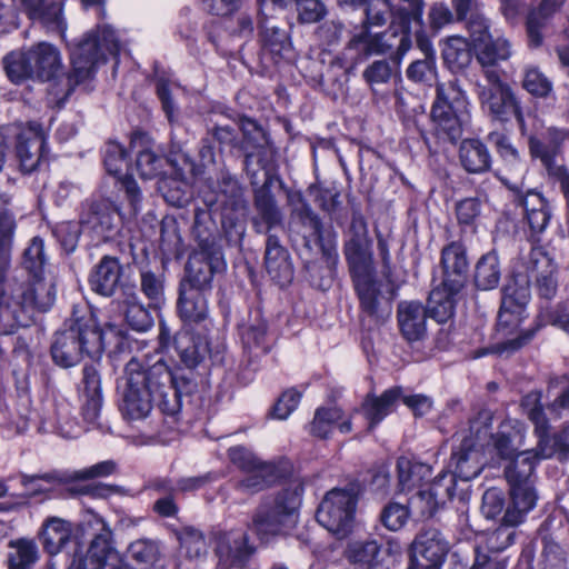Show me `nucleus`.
Returning a JSON list of instances; mask_svg holds the SVG:
<instances>
[{
  "mask_svg": "<svg viewBox=\"0 0 569 569\" xmlns=\"http://www.w3.org/2000/svg\"><path fill=\"white\" fill-rule=\"evenodd\" d=\"M242 129L244 134L247 136V141L249 142L251 137L250 134L253 133L252 139L258 142L257 150L249 151V146L246 148L248 149V153L246 157V168L249 174H251L253 181L252 183L257 184L259 181L257 180V172L254 169H251V166L254 161L261 167L262 170H264V164L262 163V157L268 156L271 153V149L269 147V143L267 141L266 134L261 128L257 126V123L252 120H244L242 121Z\"/></svg>",
  "mask_w": 569,
  "mask_h": 569,
  "instance_id": "nucleus-36",
  "label": "nucleus"
},
{
  "mask_svg": "<svg viewBox=\"0 0 569 569\" xmlns=\"http://www.w3.org/2000/svg\"><path fill=\"white\" fill-rule=\"evenodd\" d=\"M489 142L497 149L502 159L511 166V169L522 173L526 170L525 163L519 160L517 149L511 144L508 137L501 132H491Z\"/></svg>",
  "mask_w": 569,
  "mask_h": 569,
  "instance_id": "nucleus-57",
  "label": "nucleus"
},
{
  "mask_svg": "<svg viewBox=\"0 0 569 569\" xmlns=\"http://www.w3.org/2000/svg\"><path fill=\"white\" fill-rule=\"evenodd\" d=\"M131 147L137 150L136 168L141 178L152 179L161 174L164 160L153 150L148 134L134 133Z\"/></svg>",
  "mask_w": 569,
  "mask_h": 569,
  "instance_id": "nucleus-27",
  "label": "nucleus"
},
{
  "mask_svg": "<svg viewBox=\"0 0 569 569\" xmlns=\"http://www.w3.org/2000/svg\"><path fill=\"white\" fill-rule=\"evenodd\" d=\"M521 407L535 425V435L538 438L537 456L549 459L558 455L561 459L569 457V427L563 428L559 433L550 437L549 422L541 406V393L531 391L521 401Z\"/></svg>",
  "mask_w": 569,
  "mask_h": 569,
  "instance_id": "nucleus-11",
  "label": "nucleus"
},
{
  "mask_svg": "<svg viewBox=\"0 0 569 569\" xmlns=\"http://www.w3.org/2000/svg\"><path fill=\"white\" fill-rule=\"evenodd\" d=\"M460 161L467 171L479 173L489 169L490 154L482 142L469 139L460 146Z\"/></svg>",
  "mask_w": 569,
  "mask_h": 569,
  "instance_id": "nucleus-39",
  "label": "nucleus"
},
{
  "mask_svg": "<svg viewBox=\"0 0 569 569\" xmlns=\"http://www.w3.org/2000/svg\"><path fill=\"white\" fill-rule=\"evenodd\" d=\"M490 422V411H480L470 423V432L475 437H463L460 439L459 446L455 447L451 455V465L455 466L452 473L457 479L469 481L481 472L485 459L477 440L481 438V435L487 433Z\"/></svg>",
  "mask_w": 569,
  "mask_h": 569,
  "instance_id": "nucleus-12",
  "label": "nucleus"
},
{
  "mask_svg": "<svg viewBox=\"0 0 569 569\" xmlns=\"http://www.w3.org/2000/svg\"><path fill=\"white\" fill-rule=\"evenodd\" d=\"M541 562L543 569H565L563 551L557 542L547 537L542 538Z\"/></svg>",
  "mask_w": 569,
  "mask_h": 569,
  "instance_id": "nucleus-64",
  "label": "nucleus"
},
{
  "mask_svg": "<svg viewBox=\"0 0 569 569\" xmlns=\"http://www.w3.org/2000/svg\"><path fill=\"white\" fill-rule=\"evenodd\" d=\"M9 569H31L39 559V550L31 539H17L9 542Z\"/></svg>",
  "mask_w": 569,
  "mask_h": 569,
  "instance_id": "nucleus-41",
  "label": "nucleus"
},
{
  "mask_svg": "<svg viewBox=\"0 0 569 569\" xmlns=\"http://www.w3.org/2000/svg\"><path fill=\"white\" fill-rule=\"evenodd\" d=\"M456 480L457 478L451 471H443L435 478L426 490L437 498L439 505H443L446 500L453 497Z\"/></svg>",
  "mask_w": 569,
  "mask_h": 569,
  "instance_id": "nucleus-60",
  "label": "nucleus"
},
{
  "mask_svg": "<svg viewBox=\"0 0 569 569\" xmlns=\"http://www.w3.org/2000/svg\"><path fill=\"white\" fill-rule=\"evenodd\" d=\"M427 311L419 302H402L398 308V322L408 341H418L426 333Z\"/></svg>",
  "mask_w": 569,
  "mask_h": 569,
  "instance_id": "nucleus-29",
  "label": "nucleus"
},
{
  "mask_svg": "<svg viewBox=\"0 0 569 569\" xmlns=\"http://www.w3.org/2000/svg\"><path fill=\"white\" fill-rule=\"evenodd\" d=\"M150 383H154V397H158V407L166 415H176L180 410V395L191 391V382L182 377L184 387L179 386V378L173 376L162 361H157L149 368Z\"/></svg>",
  "mask_w": 569,
  "mask_h": 569,
  "instance_id": "nucleus-18",
  "label": "nucleus"
},
{
  "mask_svg": "<svg viewBox=\"0 0 569 569\" xmlns=\"http://www.w3.org/2000/svg\"><path fill=\"white\" fill-rule=\"evenodd\" d=\"M158 546L148 539L133 541L128 548V556L138 565H151L158 558Z\"/></svg>",
  "mask_w": 569,
  "mask_h": 569,
  "instance_id": "nucleus-63",
  "label": "nucleus"
},
{
  "mask_svg": "<svg viewBox=\"0 0 569 569\" xmlns=\"http://www.w3.org/2000/svg\"><path fill=\"white\" fill-rule=\"evenodd\" d=\"M519 260L527 276L518 272L513 277L525 278L528 282L530 278H535L540 297L546 299L555 297L558 287V268L549 253L542 247L531 244L529 251L522 252Z\"/></svg>",
  "mask_w": 569,
  "mask_h": 569,
  "instance_id": "nucleus-16",
  "label": "nucleus"
},
{
  "mask_svg": "<svg viewBox=\"0 0 569 569\" xmlns=\"http://www.w3.org/2000/svg\"><path fill=\"white\" fill-rule=\"evenodd\" d=\"M121 389L120 411L124 419L147 418L154 400V383H150L149 369L144 370L139 359L131 358L126 365Z\"/></svg>",
  "mask_w": 569,
  "mask_h": 569,
  "instance_id": "nucleus-9",
  "label": "nucleus"
},
{
  "mask_svg": "<svg viewBox=\"0 0 569 569\" xmlns=\"http://www.w3.org/2000/svg\"><path fill=\"white\" fill-rule=\"evenodd\" d=\"M457 292H451L449 287H445V282H442L441 288L433 289L428 300V312L430 317L440 323L450 319L453 315V296Z\"/></svg>",
  "mask_w": 569,
  "mask_h": 569,
  "instance_id": "nucleus-45",
  "label": "nucleus"
},
{
  "mask_svg": "<svg viewBox=\"0 0 569 569\" xmlns=\"http://www.w3.org/2000/svg\"><path fill=\"white\" fill-rule=\"evenodd\" d=\"M397 469L401 490H410L431 475V468L428 465L412 461L406 457L398 459Z\"/></svg>",
  "mask_w": 569,
  "mask_h": 569,
  "instance_id": "nucleus-44",
  "label": "nucleus"
},
{
  "mask_svg": "<svg viewBox=\"0 0 569 569\" xmlns=\"http://www.w3.org/2000/svg\"><path fill=\"white\" fill-rule=\"evenodd\" d=\"M442 58L453 72L463 70L471 61L469 42L459 36L449 37L442 46Z\"/></svg>",
  "mask_w": 569,
  "mask_h": 569,
  "instance_id": "nucleus-40",
  "label": "nucleus"
},
{
  "mask_svg": "<svg viewBox=\"0 0 569 569\" xmlns=\"http://www.w3.org/2000/svg\"><path fill=\"white\" fill-rule=\"evenodd\" d=\"M361 307L369 315H376L379 308V292L372 276L353 279Z\"/></svg>",
  "mask_w": 569,
  "mask_h": 569,
  "instance_id": "nucleus-55",
  "label": "nucleus"
},
{
  "mask_svg": "<svg viewBox=\"0 0 569 569\" xmlns=\"http://www.w3.org/2000/svg\"><path fill=\"white\" fill-rule=\"evenodd\" d=\"M566 0H543L540 8L528 17L527 31L529 42L533 47H538L542 42L541 29L545 27L547 19L556 12Z\"/></svg>",
  "mask_w": 569,
  "mask_h": 569,
  "instance_id": "nucleus-43",
  "label": "nucleus"
},
{
  "mask_svg": "<svg viewBox=\"0 0 569 569\" xmlns=\"http://www.w3.org/2000/svg\"><path fill=\"white\" fill-rule=\"evenodd\" d=\"M302 492L301 481L295 479L277 495L260 503L252 517L250 528L262 542L283 536L296 527Z\"/></svg>",
  "mask_w": 569,
  "mask_h": 569,
  "instance_id": "nucleus-4",
  "label": "nucleus"
},
{
  "mask_svg": "<svg viewBox=\"0 0 569 569\" xmlns=\"http://www.w3.org/2000/svg\"><path fill=\"white\" fill-rule=\"evenodd\" d=\"M39 429L43 432L58 433L63 438H74L79 431L67 402L50 405L41 417Z\"/></svg>",
  "mask_w": 569,
  "mask_h": 569,
  "instance_id": "nucleus-25",
  "label": "nucleus"
},
{
  "mask_svg": "<svg viewBox=\"0 0 569 569\" xmlns=\"http://www.w3.org/2000/svg\"><path fill=\"white\" fill-rule=\"evenodd\" d=\"M126 320L137 331H146L152 325L149 311L138 301L136 293L130 295L126 300Z\"/></svg>",
  "mask_w": 569,
  "mask_h": 569,
  "instance_id": "nucleus-54",
  "label": "nucleus"
},
{
  "mask_svg": "<svg viewBox=\"0 0 569 569\" xmlns=\"http://www.w3.org/2000/svg\"><path fill=\"white\" fill-rule=\"evenodd\" d=\"M166 162L171 167L172 176L160 180L159 190L170 206L182 208L190 199L189 176H197L194 163L186 156Z\"/></svg>",
  "mask_w": 569,
  "mask_h": 569,
  "instance_id": "nucleus-19",
  "label": "nucleus"
},
{
  "mask_svg": "<svg viewBox=\"0 0 569 569\" xmlns=\"http://www.w3.org/2000/svg\"><path fill=\"white\" fill-rule=\"evenodd\" d=\"M469 32L477 60L490 61L489 54L486 51L487 49L483 47L485 40H488L492 37V34L489 32L488 21L480 16L473 17L469 21Z\"/></svg>",
  "mask_w": 569,
  "mask_h": 569,
  "instance_id": "nucleus-53",
  "label": "nucleus"
},
{
  "mask_svg": "<svg viewBox=\"0 0 569 569\" xmlns=\"http://www.w3.org/2000/svg\"><path fill=\"white\" fill-rule=\"evenodd\" d=\"M209 223H212L211 216H196L193 233L198 240V250L189 258L187 279L181 282V287L210 290L213 274L226 268L221 247L217 243L216 236L209 231Z\"/></svg>",
  "mask_w": 569,
  "mask_h": 569,
  "instance_id": "nucleus-7",
  "label": "nucleus"
},
{
  "mask_svg": "<svg viewBox=\"0 0 569 569\" xmlns=\"http://www.w3.org/2000/svg\"><path fill=\"white\" fill-rule=\"evenodd\" d=\"M406 506L410 516L417 519H426L432 517L441 505L438 503L437 498L423 489L410 497Z\"/></svg>",
  "mask_w": 569,
  "mask_h": 569,
  "instance_id": "nucleus-56",
  "label": "nucleus"
},
{
  "mask_svg": "<svg viewBox=\"0 0 569 569\" xmlns=\"http://www.w3.org/2000/svg\"><path fill=\"white\" fill-rule=\"evenodd\" d=\"M68 327L56 333L51 346L53 361L70 368L78 365L83 355L99 356L104 346V335L94 315L89 310H74Z\"/></svg>",
  "mask_w": 569,
  "mask_h": 569,
  "instance_id": "nucleus-2",
  "label": "nucleus"
},
{
  "mask_svg": "<svg viewBox=\"0 0 569 569\" xmlns=\"http://www.w3.org/2000/svg\"><path fill=\"white\" fill-rule=\"evenodd\" d=\"M482 72V78L475 83L482 110L501 122H507L515 117L521 131H525V120L519 102L510 86L501 79L500 71L486 69Z\"/></svg>",
  "mask_w": 569,
  "mask_h": 569,
  "instance_id": "nucleus-8",
  "label": "nucleus"
},
{
  "mask_svg": "<svg viewBox=\"0 0 569 569\" xmlns=\"http://www.w3.org/2000/svg\"><path fill=\"white\" fill-rule=\"evenodd\" d=\"M357 503L358 498L352 490L332 489L318 508V522L338 538H345L355 526Z\"/></svg>",
  "mask_w": 569,
  "mask_h": 569,
  "instance_id": "nucleus-13",
  "label": "nucleus"
},
{
  "mask_svg": "<svg viewBox=\"0 0 569 569\" xmlns=\"http://www.w3.org/2000/svg\"><path fill=\"white\" fill-rule=\"evenodd\" d=\"M3 68L14 83L28 79L50 81L62 72L63 62L56 46L41 41L28 49L8 53L3 58Z\"/></svg>",
  "mask_w": 569,
  "mask_h": 569,
  "instance_id": "nucleus-5",
  "label": "nucleus"
},
{
  "mask_svg": "<svg viewBox=\"0 0 569 569\" xmlns=\"http://www.w3.org/2000/svg\"><path fill=\"white\" fill-rule=\"evenodd\" d=\"M229 458L231 462L247 472V476L241 480L240 488L247 492H258L276 478V468L271 463L261 461L249 449L237 446L229 449Z\"/></svg>",
  "mask_w": 569,
  "mask_h": 569,
  "instance_id": "nucleus-17",
  "label": "nucleus"
},
{
  "mask_svg": "<svg viewBox=\"0 0 569 569\" xmlns=\"http://www.w3.org/2000/svg\"><path fill=\"white\" fill-rule=\"evenodd\" d=\"M121 44L114 30L108 24H99L69 46L71 71L68 76L70 90L93 79L100 64L108 57H117Z\"/></svg>",
  "mask_w": 569,
  "mask_h": 569,
  "instance_id": "nucleus-3",
  "label": "nucleus"
},
{
  "mask_svg": "<svg viewBox=\"0 0 569 569\" xmlns=\"http://www.w3.org/2000/svg\"><path fill=\"white\" fill-rule=\"evenodd\" d=\"M210 290L198 287H180L178 311L184 323H198L208 317L207 295Z\"/></svg>",
  "mask_w": 569,
  "mask_h": 569,
  "instance_id": "nucleus-26",
  "label": "nucleus"
},
{
  "mask_svg": "<svg viewBox=\"0 0 569 569\" xmlns=\"http://www.w3.org/2000/svg\"><path fill=\"white\" fill-rule=\"evenodd\" d=\"M547 395L550 399L548 410L555 418H561L569 411V381H551Z\"/></svg>",
  "mask_w": 569,
  "mask_h": 569,
  "instance_id": "nucleus-52",
  "label": "nucleus"
},
{
  "mask_svg": "<svg viewBox=\"0 0 569 569\" xmlns=\"http://www.w3.org/2000/svg\"><path fill=\"white\" fill-rule=\"evenodd\" d=\"M396 19H399L403 32L398 47V60L396 61L400 63L401 59L411 47L410 33L412 32L413 28L415 32H418L422 27V10L418 8L413 12H407L406 9H402L399 11V14Z\"/></svg>",
  "mask_w": 569,
  "mask_h": 569,
  "instance_id": "nucleus-49",
  "label": "nucleus"
},
{
  "mask_svg": "<svg viewBox=\"0 0 569 569\" xmlns=\"http://www.w3.org/2000/svg\"><path fill=\"white\" fill-rule=\"evenodd\" d=\"M517 526L518 525H511L505 521L503 517L502 523L493 531L486 535L483 547L487 551L486 553L490 556H501L500 553L503 550L515 543Z\"/></svg>",
  "mask_w": 569,
  "mask_h": 569,
  "instance_id": "nucleus-46",
  "label": "nucleus"
},
{
  "mask_svg": "<svg viewBox=\"0 0 569 569\" xmlns=\"http://www.w3.org/2000/svg\"><path fill=\"white\" fill-rule=\"evenodd\" d=\"M260 27L262 28V46L263 51L269 52L274 57L282 56L283 52L289 50L290 41L287 32L277 27H268L264 21L260 20Z\"/></svg>",
  "mask_w": 569,
  "mask_h": 569,
  "instance_id": "nucleus-51",
  "label": "nucleus"
},
{
  "mask_svg": "<svg viewBox=\"0 0 569 569\" xmlns=\"http://www.w3.org/2000/svg\"><path fill=\"white\" fill-rule=\"evenodd\" d=\"M487 53L489 54L490 61L478 60V62L482 66L483 71L486 69H496L495 64L498 61L506 60L510 57V43L507 39L501 37H491L488 40H485V46Z\"/></svg>",
  "mask_w": 569,
  "mask_h": 569,
  "instance_id": "nucleus-59",
  "label": "nucleus"
},
{
  "mask_svg": "<svg viewBox=\"0 0 569 569\" xmlns=\"http://www.w3.org/2000/svg\"><path fill=\"white\" fill-rule=\"evenodd\" d=\"M526 429L523 425L508 419L500 425L499 431L491 439V449L503 460L513 459L523 446Z\"/></svg>",
  "mask_w": 569,
  "mask_h": 569,
  "instance_id": "nucleus-24",
  "label": "nucleus"
},
{
  "mask_svg": "<svg viewBox=\"0 0 569 569\" xmlns=\"http://www.w3.org/2000/svg\"><path fill=\"white\" fill-rule=\"evenodd\" d=\"M365 81L372 90L375 87L388 83L392 78L400 77L399 62L390 63L387 60H376L365 68Z\"/></svg>",
  "mask_w": 569,
  "mask_h": 569,
  "instance_id": "nucleus-48",
  "label": "nucleus"
},
{
  "mask_svg": "<svg viewBox=\"0 0 569 569\" xmlns=\"http://www.w3.org/2000/svg\"><path fill=\"white\" fill-rule=\"evenodd\" d=\"M500 279L498 257L495 253L485 254L476 266L475 281L479 289L490 290Z\"/></svg>",
  "mask_w": 569,
  "mask_h": 569,
  "instance_id": "nucleus-47",
  "label": "nucleus"
},
{
  "mask_svg": "<svg viewBox=\"0 0 569 569\" xmlns=\"http://www.w3.org/2000/svg\"><path fill=\"white\" fill-rule=\"evenodd\" d=\"M522 87L532 96L545 98L552 91L551 81L536 67L525 70Z\"/></svg>",
  "mask_w": 569,
  "mask_h": 569,
  "instance_id": "nucleus-58",
  "label": "nucleus"
},
{
  "mask_svg": "<svg viewBox=\"0 0 569 569\" xmlns=\"http://www.w3.org/2000/svg\"><path fill=\"white\" fill-rule=\"evenodd\" d=\"M345 254L353 279L373 274L371 242H347Z\"/></svg>",
  "mask_w": 569,
  "mask_h": 569,
  "instance_id": "nucleus-37",
  "label": "nucleus"
},
{
  "mask_svg": "<svg viewBox=\"0 0 569 569\" xmlns=\"http://www.w3.org/2000/svg\"><path fill=\"white\" fill-rule=\"evenodd\" d=\"M100 527L87 552L76 553L69 569H122L123 560L111 545V531L101 519H96Z\"/></svg>",
  "mask_w": 569,
  "mask_h": 569,
  "instance_id": "nucleus-15",
  "label": "nucleus"
},
{
  "mask_svg": "<svg viewBox=\"0 0 569 569\" xmlns=\"http://www.w3.org/2000/svg\"><path fill=\"white\" fill-rule=\"evenodd\" d=\"M537 448L533 450L520 451L516 458L506 467L505 475L510 486H519L532 483L531 477L533 475L536 465L542 458L537 455Z\"/></svg>",
  "mask_w": 569,
  "mask_h": 569,
  "instance_id": "nucleus-35",
  "label": "nucleus"
},
{
  "mask_svg": "<svg viewBox=\"0 0 569 569\" xmlns=\"http://www.w3.org/2000/svg\"><path fill=\"white\" fill-rule=\"evenodd\" d=\"M347 559L366 569H379L380 548L373 540L370 541H352L346 549Z\"/></svg>",
  "mask_w": 569,
  "mask_h": 569,
  "instance_id": "nucleus-42",
  "label": "nucleus"
},
{
  "mask_svg": "<svg viewBox=\"0 0 569 569\" xmlns=\"http://www.w3.org/2000/svg\"><path fill=\"white\" fill-rule=\"evenodd\" d=\"M103 162L108 173L113 174L120 180L126 196L131 203L132 210H140L139 202L141 197L138 184L131 176L123 173V171L129 167L124 147L116 141L107 143Z\"/></svg>",
  "mask_w": 569,
  "mask_h": 569,
  "instance_id": "nucleus-21",
  "label": "nucleus"
},
{
  "mask_svg": "<svg viewBox=\"0 0 569 569\" xmlns=\"http://www.w3.org/2000/svg\"><path fill=\"white\" fill-rule=\"evenodd\" d=\"M16 223L11 216H0V336L16 333L34 322V311H48L56 301V277L47 270L49 256L44 240L30 239L22 253V267L30 274L28 283L2 286L10 262Z\"/></svg>",
  "mask_w": 569,
  "mask_h": 569,
  "instance_id": "nucleus-1",
  "label": "nucleus"
},
{
  "mask_svg": "<svg viewBox=\"0 0 569 569\" xmlns=\"http://www.w3.org/2000/svg\"><path fill=\"white\" fill-rule=\"evenodd\" d=\"M342 410L338 407L318 408L310 423V433L315 437L327 438L333 426L342 419Z\"/></svg>",
  "mask_w": 569,
  "mask_h": 569,
  "instance_id": "nucleus-50",
  "label": "nucleus"
},
{
  "mask_svg": "<svg viewBox=\"0 0 569 569\" xmlns=\"http://www.w3.org/2000/svg\"><path fill=\"white\" fill-rule=\"evenodd\" d=\"M120 276L121 270L118 261L106 256L91 272L89 283L94 292L110 297L119 284Z\"/></svg>",
  "mask_w": 569,
  "mask_h": 569,
  "instance_id": "nucleus-31",
  "label": "nucleus"
},
{
  "mask_svg": "<svg viewBox=\"0 0 569 569\" xmlns=\"http://www.w3.org/2000/svg\"><path fill=\"white\" fill-rule=\"evenodd\" d=\"M218 569H243L254 548L248 543V536L242 531H230L218 537Z\"/></svg>",
  "mask_w": 569,
  "mask_h": 569,
  "instance_id": "nucleus-20",
  "label": "nucleus"
},
{
  "mask_svg": "<svg viewBox=\"0 0 569 569\" xmlns=\"http://www.w3.org/2000/svg\"><path fill=\"white\" fill-rule=\"evenodd\" d=\"M264 261L268 273L279 284L284 286L291 281L293 272L288 252L273 234L267 239Z\"/></svg>",
  "mask_w": 569,
  "mask_h": 569,
  "instance_id": "nucleus-28",
  "label": "nucleus"
},
{
  "mask_svg": "<svg viewBox=\"0 0 569 569\" xmlns=\"http://www.w3.org/2000/svg\"><path fill=\"white\" fill-rule=\"evenodd\" d=\"M402 396L400 388L386 390L380 397L367 396L361 405V412L369 422V429L375 428L396 408Z\"/></svg>",
  "mask_w": 569,
  "mask_h": 569,
  "instance_id": "nucleus-30",
  "label": "nucleus"
},
{
  "mask_svg": "<svg viewBox=\"0 0 569 569\" xmlns=\"http://www.w3.org/2000/svg\"><path fill=\"white\" fill-rule=\"evenodd\" d=\"M448 550L449 543L442 533L437 529H428L420 532L412 541L411 561H416L420 567L427 563L440 568Z\"/></svg>",
  "mask_w": 569,
  "mask_h": 569,
  "instance_id": "nucleus-22",
  "label": "nucleus"
},
{
  "mask_svg": "<svg viewBox=\"0 0 569 569\" xmlns=\"http://www.w3.org/2000/svg\"><path fill=\"white\" fill-rule=\"evenodd\" d=\"M8 140H16V156L23 172L37 169L44 154L46 136L42 127L37 122L27 124L14 123L4 127Z\"/></svg>",
  "mask_w": 569,
  "mask_h": 569,
  "instance_id": "nucleus-14",
  "label": "nucleus"
},
{
  "mask_svg": "<svg viewBox=\"0 0 569 569\" xmlns=\"http://www.w3.org/2000/svg\"><path fill=\"white\" fill-rule=\"evenodd\" d=\"M350 46L359 47L361 46V50L370 56V54H385L391 48V44H388L382 33H368L362 32L356 36L351 41Z\"/></svg>",
  "mask_w": 569,
  "mask_h": 569,
  "instance_id": "nucleus-62",
  "label": "nucleus"
},
{
  "mask_svg": "<svg viewBox=\"0 0 569 569\" xmlns=\"http://www.w3.org/2000/svg\"><path fill=\"white\" fill-rule=\"evenodd\" d=\"M410 512L406 505L399 502L388 503L381 512V522L391 531L401 529L408 521Z\"/></svg>",
  "mask_w": 569,
  "mask_h": 569,
  "instance_id": "nucleus-61",
  "label": "nucleus"
},
{
  "mask_svg": "<svg viewBox=\"0 0 569 569\" xmlns=\"http://www.w3.org/2000/svg\"><path fill=\"white\" fill-rule=\"evenodd\" d=\"M72 525L59 517L48 518L41 527L40 541L50 555H57L70 540Z\"/></svg>",
  "mask_w": 569,
  "mask_h": 569,
  "instance_id": "nucleus-33",
  "label": "nucleus"
},
{
  "mask_svg": "<svg viewBox=\"0 0 569 569\" xmlns=\"http://www.w3.org/2000/svg\"><path fill=\"white\" fill-rule=\"evenodd\" d=\"M511 505L506 509L505 521L520 525L525 516L536 507L538 496L533 483L510 486Z\"/></svg>",
  "mask_w": 569,
  "mask_h": 569,
  "instance_id": "nucleus-32",
  "label": "nucleus"
},
{
  "mask_svg": "<svg viewBox=\"0 0 569 569\" xmlns=\"http://www.w3.org/2000/svg\"><path fill=\"white\" fill-rule=\"evenodd\" d=\"M441 262L445 287H449L451 292H459L465 286L468 270V261L462 246L452 242L443 248Z\"/></svg>",
  "mask_w": 569,
  "mask_h": 569,
  "instance_id": "nucleus-23",
  "label": "nucleus"
},
{
  "mask_svg": "<svg viewBox=\"0 0 569 569\" xmlns=\"http://www.w3.org/2000/svg\"><path fill=\"white\" fill-rule=\"evenodd\" d=\"M565 138L566 133L563 131L550 128L543 141L537 138H530V152L532 157L540 159L542 164L551 171L556 167L555 157Z\"/></svg>",
  "mask_w": 569,
  "mask_h": 569,
  "instance_id": "nucleus-38",
  "label": "nucleus"
},
{
  "mask_svg": "<svg viewBox=\"0 0 569 569\" xmlns=\"http://www.w3.org/2000/svg\"><path fill=\"white\" fill-rule=\"evenodd\" d=\"M174 349L188 368L197 367L208 352L207 343L186 328L174 336Z\"/></svg>",
  "mask_w": 569,
  "mask_h": 569,
  "instance_id": "nucleus-34",
  "label": "nucleus"
},
{
  "mask_svg": "<svg viewBox=\"0 0 569 569\" xmlns=\"http://www.w3.org/2000/svg\"><path fill=\"white\" fill-rule=\"evenodd\" d=\"M431 117L439 132L451 141L461 134L462 126L469 119L468 102L465 93L455 84L437 86V99L432 106Z\"/></svg>",
  "mask_w": 569,
  "mask_h": 569,
  "instance_id": "nucleus-10",
  "label": "nucleus"
},
{
  "mask_svg": "<svg viewBox=\"0 0 569 569\" xmlns=\"http://www.w3.org/2000/svg\"><path fill=\"white\" fill-rule=\"evenodd\" d=\"M529 300L530 289L525 278L513 277L503 288L497 331L501 337L508 339L498 346L497 352L515 351L531 339L532 331L518 332L526 318V307Z\"/></svg>",
  "mask_w": 569,
  "mask_h": 569,
  "instance_id": "nucleus-6",
  "label": "nucleus"
}]
</instances>
